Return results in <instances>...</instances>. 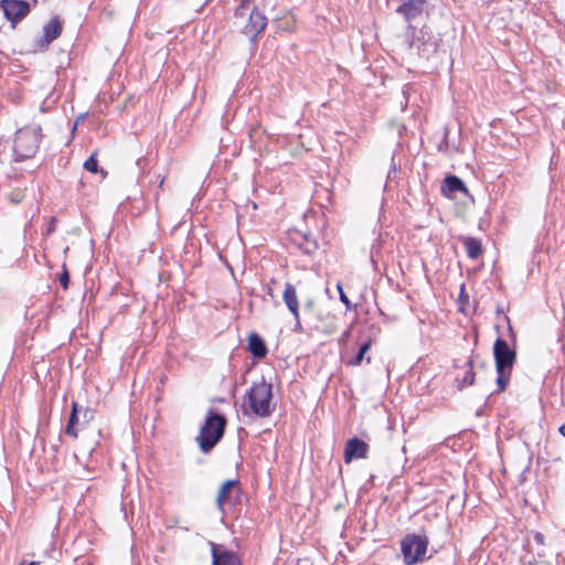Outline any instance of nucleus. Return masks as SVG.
Instances as JSON below:
<instances>
[{
    "label": "nucleus",
    "instance_id": "f257e3e1",
    "mask_svg": "<svg viewBox=\"0 0 565 565\" xmlns=\"http://www.w3.org/2000/svg\"><path fill=\"white\" fill-rule=\"evenodd\" d=\"M271 384L267 383L264 376L259 382H254L244 396L242 411L244 415H256L258 417H268L275 409L271 403Z\"/></svg>",
    "mask_w": 565,
    "mask_h": 565
},
{
    "label": "nucleus",
    "instance_id": "f03ea898",
    "mask_svg": "<svg viewBox=\"0 0 565 565\" xmlns=\"http://www.w3.org/2000/svg\"><path fill=\"white\" fill-rule=\"evenodd\" d=\"M226 417L220 413L210 409L206 414L205 422L200 428L196 441L203 454H209L222 440L225 428Z\"/></svg>",
    "mask_w": 565,
    "mask_h": 565
},
{
    "label": "nucleus",
    "instance_id": "7ed1b4c3",
    "mask_svg": "<svg viewBox=\"0 0 565 565\" xmlns=\"http://www.w3.org/2000/svg\"><path fill=\"white\" fill-rule=\"evenodd\" d=\"M41 138L40 126H28L19 129L14 138V160L23 161L33 158L39 150Z\"/></svg>",
    "mask_w": 565,
    "mask_h": 565
},
{
    "label": "nucleus",
    "instance_id": "20e7f679",
    "mask_svg": "<svg viewBox=\"0 0 565 565\" xmlns=\"http://www.w3.org/2000/svg\"><path fill=\"white\" fill-rule=\"evenodd\" d=\"M428 539L419 534L411 533L401 542V551L406 565L423 562L426 557Z\"/></svg>",
    "mask_w": 565,
    "mask_h": 565
},
{
    "label": "nucleus",
    "instance_id": "39448f33",
    "mask_svg": "<svg viewBox=\"0 0 565 565\" xmlns=\"http://www.w3.org/2000/svg\"><path fill=\"white\" fill-rule=\"evenodd\" d=\"M493 355L497 373H501L502 370L511 371L516 360L515 351L512 350L508 342L501 338H498L494 342Z\"/></svg>",
    "mask_w": 565,
    "mask_h": 565
},
{
    "label": "nucleus",
    "instance_id": "423d86ee",
    "mask_svg": "<svg viewBox=\"0 0 565 565\" xmlns=\"http://www.w3.org/2000/svg\"><path fill=\"white\" fill-rule=\"evenodd\" d=\"M0 8L12 28L30 13V3L24 0H1Z\"/></svg>",
    "mask_w": 565,
    "mask_h": 565
},
{
    "label": "nucleus",
    "instance_id": "0eeeda50",
    "mask_svg": "<svg viewBox=\"0 0 565 565\" xmlns=\"http://www.w3.org/2000/svg\"><path fill=\"white\" fill-rule=\"evenodd\" d=\"M63 31V22L58 15H54L47 23L43 26V35L36 41L35 46L40 51H44L49 47V45L55 41Z\"/></svg>",
    "mask_w": 565,
    "mask_h": 565
},
{
    "label": "nucleus",
    "instance_id": "6e6552de",
    "mask_svg": "<svg viewBox=\"0 0 565 565\" xmlns=\"http://www.w3.org/2000/svg\"><path fill=\"white\" fill-rule=\"evenodd\" d=\"M267 21L266 15L254 6L249 12L248 22L244 26L245 35L255 40L265 30Z\"/></svg>",
    "mask_w": 565,
    "mask_h": 565
},
{
    "label": "nucleus",
    "instance_id": "1a4fd4ad",
    "mask_svg": "<svg viewBox=\"0 0 565 565\" xmlns=\"http://www.w3.org/2000/svg\"><path fill=\"white\" fill-rule=\"evenodd\" d=\"M212 565H242L241 558L233 551L211 543Z\"/></svg>",
    "mask_w": 565,
    "mask_h": 565
},
{
    "label": "nucleus",
    "instance_id": "9d476101",
    "mask_svg": "<svg viewBox=\"0 0 565 565\" xmlns=\"http://www.w3.org/2000/svg\"><path fill=\"white\" fill-rule=\"evenodd\" d=\"M369 452V445L358 438L353 437L349 439L344 447V461L347 463L351 462L353 459H362L366 458Z\"/></svg>",
    "mask_w": 565,
    "mask_h": 565
},
{
    "label": "nucleus",
    "instance_id": "9b49d317",
    "mask_svg": "<svg viewBox=\"0 0 565 565\" xmlns=\"http://www.w3.org/2000/svg\"><path fill=\"white\" fill-rule=\"evenodd\" d=\"M440 192L444 196L454 199L458 192L463 193L466 195L469 194V191L465 184V182L457 175H447L440 186Z\"/></svg>",
    "mask_w": 565,
    "mask_h": 565
},
{
    "label": "nucleus",
    "instance_id": "f8f14e48",
    "mask_svg": "<svg viewBox=\"0 0 565 565\" xmlns=\"http://www.w3.org/2000/svg\"><path fill=\"white\" fill-rule=\"evenodd\" d=\"M426 6V0H402L396 12L402 14L407 22L419 17Z\"/></svg>",
    "mask_w": 565,
    "mask_h": 565
},
{
    "label": "nucleus",
    "instance_id": "ddd939ff",
    "mask_svg": "<svg viewBox=\"0 0 565 565\" xmlns=\"http://www.w3.org/2000/svg\"><path fill=\"white\" fill-rule=\"evenodd\" d=\"M292 242L299 249H301L305 254L311 255L317 252L319 248V244L317 239L310 233H300L296 232L292 237Z\"/></svg>",
    "mask_w": 565,
    "mask_h": 565
},
{
    "label": "nucleus",
    "instance_id": "4468645a",
    "mask_svg": "<svg viewBox=\"0 0 565 565\" xmlns=\"http://www.w3.org/2000/svg\"><path fill=\"white\" fill-rule=\"evenodd\" d=\"M82 406L77 402L72 403V412L68 417L67 425L65 427V434L73 438L78 437V430L84 425L82 424L81 417Z\"/></svg>",
    "mask_w": 565,
    "mask_h": 565
},
{
    "label": "nucleus",
    "instance_id": "2eb2a0df",
    "mask_svg": "<svg viewBox=\"0 0 565 565\" xmlns=\"http://www.w3.org/2000/svg\"><path fill=\"white\" fill-rule=\"evenodd\" d=\"M282 299H284V302L286 303L288 310L294 316V318H298L299 301H298L297 290L292 284H290V282L286 284L285 290L282 294Z\"/></svg>",
    "mask_w": 565,
    "mask_h": 565
},
{
    "label": "nucleus",
    "instance_id": "dca6fc26",
    "mask_svg": "<svg viewBox=\"0 0 565 565\" xmlns=\"http://www.w3.org/2000/svg\"><path fill=\"white\" fill-rule=\"evenodd\" d=\"M248 351L255 359H263L266 356L268 350L265 341L257 333H250L248 337Z\"/></svg>",
    "mask_w": 565,
    "mask_h": 565
},
{
    "label": "nucleus",
    "instance_id": "f3484780",
    "mask_svg": "<svg viewBox=\"0 0 565 565\" xmlns=\"http://www.w3.org/2000/svg\"><path fill=\"white\" fill-rule=\"evenodd\" d=\"M238 480H227L221 486L216 497V503L220 510H223L224 504L231 501V491L238 489Z\"/></svg>",
    "mask_w": 565,
    "mask_h": 565
},
{
    "label": "nucleus",
    "instance_id": "a211bd4d",
    "mask_svg": "<svg viewBox=\"0 0 565 565\" xmlns=\"http://www.w3.org/2000/svg\"><path fill=\"white\" fill-rule=\"evenodd\" d=\"M467 255L471 259H477L483 252L481 242L475 237L467 236L461 238Z\"/></svg>",
    "mask_w": 565,
    "mask_h": 565
},
{
    "label": "nucleus",
    "instance_id": "6ab92c4d",
    "mask_svg": "<svg viewBox=\"0 0 565 565\" xmlns=\"http://www.w3.org/2000/svg\"><path fill=\"white\" fill-rule=\"evenodd\" d=\"M372 345V339L371 337H366L363 339V341L360 343L359 350L356 354L350 359L347 364L351 366H358L362 363L364 360L365 353L370 350Z\"/></svg>",
    "mask_w": 565,
    "mask_h": 565
},
{
    "label": "nucleus",
    "instance_id": "aec40b11",
    "mask_svg": "<svg viewBox=\"0 0 565 565\" xmlns=\"http://www.w3.org/2000/svg\"><path fill=\"white\" fill-rule=\"evenodd\" d=\"M253 3L254 0H241V3L238 4L234 13L235 18H244L248 13V11L252 10L250 7L253 6Z\"/></svg>",
    "mask_w": 565,
    "mask_h": 565
},
{
    "label": "nucleus",
    "instance_id": "412c9836",
    "mask_svg": "<svg viewBox=\"0 0 565 565\" xmlns=\"http://www.w3.org/2000/svg\"><path fill=\"white\" fill-rule=\"evenodd\" d=\"M511 371L502 370L501 373H498L497 376V384H498V391L503 392L507 388V385L509 383Z\"/></svg>",
    "mask_w": 565,
    "mask_h": 565
},
{
    "label": "nucleus",
    "instance_id": "4be33fe9",
    "mask_svg": "<svg viewBox=\"0 0 565 565\" xmlns=\"http://www.w3.org/2000/svg\"><path fill=\"white\" fill-rule=\"evenodd\" d=\"M84 168L92 173L98 172V160L96 152H93L89 156V158L84 162Z\"/></svg>",
    "mask_w": 565,
    "mask_h": 565
},
{
    "label": "nucleus",
    "instance_id": "5701e85b",
    "mask_svg": "<svg viewBox=\"0 0 565 565\" xmlns=\"http://www.w3.org/2000/svg\"><path fill=\"white\" fill-rule=\"evenodd\" d=\"M409 29L412 30V35H414L415 29L411 28V26H409ZM419 44H423L424 46H426V43L424 41H422L420 38H418V36H416V38L413 36L412 40L406 41L407 49L412 50L414 46H416L418 50V54H420V52H419L420 45Z\"/></svg>",
    "mask_w": 565,
    "mask_h": 565
},
{
    "label": "nucleus",
    "instance_id": "b1692460",
    "mask_svg": "<svg viewBox=\"0 0 565 565\" xmlns=\"http://www.w3.org/2000/svg\"><path fill=\"white\" fill-rule=\"evenodd\" d=\"M468 366H469V370L466 372L465 376L462 377L461 382H462V385H472L475 383V373L472 371V361L469 360L467 362Z\"/></svg>",
    "mask_w": 565,
    "mask_h": 565
},
{
    "label": "nucleus",
    "instance_id": "393cba45",
    "mask_svg": "<svg viewBox=\"0 0 565 565\" xmlns=\"http://www.w3.org/2000/svg\"><path fill=\"white\" fill-rule=\"evenodd\" d=\"M81 416H82V424L85 425L94 419L95 412L88 407L82 406Z\"/></svg>",
    "mask_w": 565,
    "mask_h": 565
},
{
    "label": "nucleus",
    "instance_id": "a878e982",
    "mask_svg": "<svg viewBox=\"0 0 565 565\" xmlns=\"http://www.w3.org/2000/svg\"><path fill=\"white\" fill-rule=\"evenodd\" d=\"M58 281H60L61 286L63 287V289L66 290L68 288L70 273H68L67 267H66L65 264H63V270H62V273L58 276Z\"/></svg>",
    "mask_w": 565,
    "mask_h": 565
},
{
    "label": "nucleus",
    "instance_id": "bb28decb",
    "mask_svg": "<svg viewBox=\"0 0 565 565\" xmlns=\"http://www.w3.org/2000/svg\"><path fill=\"white\" fill-rule=\"evenodd\" d=\"M337 289L339 291L340 301L345 306L347 310H350L351 301L348 298V296L345 295V292L343 291L342 285L340 282L337 285Z\"/></svg>",
    "mask_w": 565,
    "mask_h": 565
},
{
    "label": "nucleus",
    "instance_id": "cd10ccee",
    "mask_svg": "<svg viewBox=\"0 0 565 565\" xmlns=\"http://www.w3.org/2000/svg\"><path fill=\"white\" fill-rule=\"evenodd\" d=\"M10 200H11V202H12V203H14V204L20 203V202H21V195H20V193H12V194L10 195Z\"/></svg>",
    "mask_w": 565,
    "mask_h": 565
},
{
    "label": "nucleus",
    "instance_id": "c85d7f7f",
    "mask_svg": "<svg viewBox=\"0 0 565 565\" xmlns=\"http://www.w3.org/2000/svg\"><path fill=\"white\" fill-rule=\"evenodd\" d=\"M295 331H302L301 322H300V315L298 313V318H295Z\"/></svg>",
    "mask_w": 565,
    "mask_h": 565
},
{
    "label": "nucleus",
    "instance_id": "c756f323",
    "mask_svg": "<svg viewBox=\"0 0 565 565\" xmlns=\"http://www.w3.org/2000/svg\"><path fill=\"white\" fill-rule=\"evenodd\" d=\"M534 540L539 544H544V535L540 532L534 535Z\"/></svg>",
    "mask_w": 565,
    "mask_h": 565
},
{
    "label": "nucleus",
    "instance_id": "7c9ffc66",
    "mask_svg": "<svg viewBox=\"0 0 565 565\" xmlns=\"http://www.w3.org/2000/svg\"><path fill=\"white\" fill-rule=\"evenodd\" d=\"M349 334L350 330L344 331L340 338V342H344L348 339Z\"/></svg>",
    "mask_w": 565,
    "mask_h": 565
},
{
    "label": "nucleus",
    "instance_id": "2f4dec72",
    "mask_svg": "<svg viewBox=\"0 0 565 565\" xmlns=\"http://www.w3.org/2000/svg\"><path fill=\"white\" fill-rule=\"evenodd\" d=\"M559 433L565 437V423L559 427Z\"/></svg>",
    "mask_w": 565,
    "mask_h": 565
},
{
    "label": "nucleus",
    "instance_id": "473e14b6",
    "mask_svg": "<svg viewBox=\"0 0 565 565\" xmlns=\"http://www.w3.org/2000/svg\"><path fill=\"white\" fill-rule=\"evenodd\" d=\"M311 306H312V301H307L305 305V308L309 309V308H311Z\"/></svg>",
    "mask_w": 565,
    "mask_h": 565
}]
</instances>
